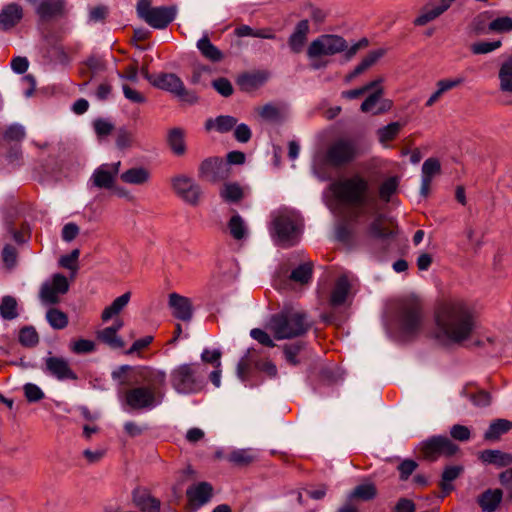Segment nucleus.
Masks as SVG:
<instances>
[{
  "label": "nucleus",
  "mask_w": 512,
  "mask_h": 512,
  "mask_svg": "<svg viewBox=\"0 0 512 512\" xmlns=\"http://www.w3.org/2000/svg\"><path fill=\"white\" fill-rule=\"evenodd\" d=\"M435 322L436 338L451 344L468 340L476 327L472 309L462 300L441 303L435 312Z\"/></svg>",
  "instance_id": "1"
},
{
  "label": "nucleus",
  "mask_w": 512,
  "mask_h": 512,
  "mask_svg": "<svg viewBox=\"0 0 512 512\" xmlns=\"http://www.w3.org/2000/svg\"><path fill=\"white\" fill-rule=\"evenodd\" d=\"M142 385L123 391V404L131 410H151L160 405L165 397L166 372L152 367H142L138 371Z\"/></svg>",
  "instance_id": "2"
},
{
  "label": "nucleus",
  "mask_w": 512,
  "mask_h": 512,
  "mask_svg": "<svg viewBox=\"0 0 512 512\" xmlns=\"http://www.w3.org/2000/svg\"><path fill=\"white\" fill-rule=\"evenodd\" d=\"M313 323L308 314L292 306H285L280 312L271 316L269 329L276 340L292 339L303 336Z\"/></svg>",
  "instance_id": "3"
},
{
  "label": "nucleus",
  "mask_w": 512,
  "mask_h": 512,
  "mask_svg": "<svg viewBox=\"0 0 512 512\" xmlns=\"http://www.w3.org/2000/svg\"><path fill=\"white\" fill-rule=\"evenodd\" d=\"M369 147L361 140L351 137H339L331 141L320 154L323 165L340 169L363 156Z\"/></svg>",
  "instance_id": "4"
},
{
  "label": "nucleus",
  "mask_w": 512,
  "mask_h": 512,
  "mask_svg": "<svg viewBox=\"0 0 512 512\" xmlns=\"http://www.w3.org/2000/svg\"><path fill=\"white\" fill-rule=\"evenodd\" d=\"M302 231L301 220L292 212H279L272 221L271 235L276 244L288 248L296 245Z\"/></svg>",
  "instance_id": "5"
},
{
  "label": "nucleus",
  "mask_w": 512,
  "mask_h": 512,
  "mask_svg": "<svg viewBox=\"0 0 512 512\" xmlns=\"http://www.w3.org/2000/svg\"><path fill=\"white\" fill-rule=\"evenodd\" d=\"M332 190L341 202L362 206L366 204L368 199L369 183L360 174H354L334 183Z\"/></svg>",
  "instance_id": "6"
},
{
  "label": "nucleus",
  "mask_w": 512,
  "mask_h": 512,
  "mask_svg": "<svg viewBox=\"0 0 512 512\" xmlns=\"http://www.w3.org/2000/svg\"><path fill=\"white\" fill-rule=\"evenodd\" d=\"M198 363H185L177 366L170 374L172 387L180 394H192L204 387V377L199 372Z\"/></svg>",
  "instance_id": "7"
},
{
  "label": "nucleus",
  "mask_w": 512,
  "mask_h": 512,
  "mask_svg": "<svg viewBox=\"0 0 512 512\" xmlns=\"http://www.w3.org/2000/svg\"><path fill=\"white\" fill-rule=\"evenodd\" d=\"M398 327L405 338L417 335L423 321L422 305L416 298H407L398 307Z\"/></svg>",
  "instance_id": "8"
},
{
  "label": "nucleus",
  "mask_w": 512,
  "mask_h": 512,
  "mask_svg": "<svg viewBox=\"0 0 512 512\" xmlns=\"http://www.w3.org/2000/svg\"><path fill=\"white\" fill-rule=\"evenodd\" d=\"M137 15L155 29H165L176 17V7H152L151 0H138Z\"/></svg>",
  "instance_id": "9"
},
{
  "label": "nucleus",
  "mask_w": 512,
  "mask_h": 512,
  "mask_svg": "<svg viewBox=\"0 0 512 512\" xmlns=\"http://www.w3.org/2000/svg\"><path fill=\"white\" fill-rule=\"evenodd\" d=\"M458 449V445L446 436H432L418 445L419 457L430 462L440 457H451Z\"/></svg>",
  "instance_id": "10"
},
{
  "label": "nucleus",
  "mask_w": 512,
  "mask_h": 512,
  "mask_svg": "<svg viewBox=\"0 0 512 512\" xmlns=\"http://www.w3.org/2000/svg\"><path fill=\"white\" fill-rule=\"evenodd\" d=\"M347 49V41L336 34H323L308 46L307 56L314 60L322 56H333Z\"/></svg>",
  "instance_id": "11"
},
{
  "label": "nucleus",
  "mask_w": 512,
  "mask_h": 512,
  "mask_svg": "<svg viewBox=\"0 0 512 512\" xmlns=\"http://www.w3.org/2000/svg\"><path fill=\"white\" fill-rule=\"evenodd\" d=\"M152 86L167 91L188 104H196L199 97L194 91L186 89L183 81L174 73H160L156 75Z\"/></svg>",
  "instance_id": "12"
},
{
  "label": "nucleus",
  "mask_w": 512,
  "mask_h": 512,
  "mask_svg": "<svg viewBox=\"0 0 512 512\" xmlns=\"http://www.w3.org/2000/svg\"><path fill=\"white\" fill-rule=\"evenodd\" d=\"M43 371L59 381L78 380V375L71 368L69 361L62 356H55L51 352L44 358Z\"/></svg>",
  "instance_id": "13"
},
{
  "label": "nucleus",
  "mask_w": 512,
  "mask_h": 512,
  "mask_svg": "<svg viewBox=\"0 0 512 512\" xmlns=\"http://www.w3.org/2000/svg\"><path fill=\"white\" fill-rule=\"evenodd\" d=\"M171 184L176 195L184 202L192 206L199 204L202 191L192 178L178 175L171 179Z\"/></svg>",
  "instance_id": "14"
},
{
  "label": "nucleus",
  "mask_w": 512,
  "mask_h": 512,
  "mask_svg": "<svg viewBox=\"0 0 512 512\" xmlns=\"http://www.w3.org/2000/svg\"><path fill=\"white\" fill-rule=\"evenodd\" d=\"M230 166L221 158L211 157L201 162L199 178L211 183H217L229 177Z\"/></svg>",
  "instance_id": "15"
},
{
  "label": "nucleus",
  "mask_w": 512,
  "mask_h": 512,
  "mask_svg": "<svg viewBox=\"0 0 512 512\" xmlns=\"http://www.w3.org/2000/svg\"><path fill=\"white\" fill-rule=\"evenodd\" d=\"M69 290L67 278L62 274H54L51 283H44L41 286L39 298L45 305H55L60 302V295H64Z\"/></svg>",
  "instance_id": "16"
},
{
  "label": "nucleus",
  "mask_w": 512,
  "mask_h": 512,
  "mask_svg": "<svg viewBox=\"0 0 512 512\" xmlns=\"http://www.w3.org/2000/svg\"><path fill=\"white\" fill-rule=\"evenodd\" d=\"M188 512H194L208 503L213 496V486L208 482H199L186 490Z\"/></svg>",
  "instance_id": "17"
},
{
  "label": "nucleus",
  "mask_w": 512,
  "mask_h": 512,
  "mask_svg": "<svg viewBox=\"0 0 512 512\" xmlns=\"http://www.w3.org/2000/svg\"><path fill=\"white\" fill-rule=\"evenodd\" d=\"M132 503L141 512H161V501L145 488L137 487L132 491Z\"/></svg>",
  "instance_id": "18"
},
{
  "label": "nucleus",
  "mask_w": 512,
  "mask_h": 512,
  "mask_svg": "<svg viewBox=\"0 0 512 512\" xmlns=\"http://www.w3.org/2000/svg\"><path fill=\"white\" fill-rule=\"evenodd\" d=\"M24 11L21 5L9 3L0 11V30L9 31L17 26L23 19Z\"/></svg>",
  "instance_id": "19"
},
{
  "label": "nucleus",
  "mask_w": 512,
  "mask_h": 512,
  "mask_svg": "<svg viewBox=\"0 0 512 512\" xmlns=\"http://www.w3.org/2000/svg\"><path fill=\"white\" fill-rule=\"evenodd\" d=\"M36 14L42 21L63 17L66 14V0H42Z\"/></svg>",
  "instance_id": "20"
},
{
  "label": "nucleus",
  "mask_w": 512,
  "mask_h": 512,
  "mask_svg": "<svg viewBox=\"0 0 512 512\" xmlns=\"http://www.w3.org/2000/svg\"><path fill=\"white\" fill-rule=\"evenodd\" d=\"M368 233L374 239L386 241L394 236L393 221L384 214H377L369 225Z\"/></svg>",
  "instance_id": "21"
},
{
  "label": "nucleus",
  "mask_w": 512,
  "mask_h": 512,
  "mask_svg": "<svg viewBox=\"0 0 512 512\" xmlns=\"http://www.w3.org/2000/svg\"><path fill=\"white\" fill-rule=\"evenodd\" d=\"M169 306L172 308L173 316L182 321H190L193 315L192 303L189 298L177 293L169 295Z\"/></svg>",
  "instance_id": "22"
},
{
  "label": "nucleus",
  "mask_w": 512,
  "mask_h": 512,
  "mask_svg": "<svg viewBox=\"0 0 512 512\" xmlns=\"http://www.w3.org/2000/svg\"><path fill=\"white\" fill-rule=\"evenodd\" d=\"M450 8V4L446 0H439L438 4L431 6L427 4L423 7L421 14L414 20L416 26H424L427 23L438 18Z\"/></svg>",
  "instance_id": "23"
},
{
  "label": "nucleus",
  "mask_w": 512,
  "mask_h": 512,
  "mask_svg": "<svg viewBox=\"0 0 512 512\" xmlns=\"http://www.w3.org/2000/svg\"><path fill=\"white\" fill-rule=\"evenodd\" d=\"M450 8V4L446 0H439L438 4L431 6L427 4L423 7L421 14L414 20L416 26H424L427 23L438 18Z\"/></svg>",
  "instance_id": "24"
},
{
  "label": "nucleus",
  "mask_w": 512,
  "mask_h": 512,
  "mask_svg": "<svg viewBox=\"0 0 512 512\" xmlns=\"http://www.w3.org/2000/svg\"><path fill=\"white\" fill-rule=\"evenodd\" d=\"M309 33V22L304 19L297 23L294 32L288 39V44L293 53H300L307 41Z\"/></svg>",
  "instance_id": "25"
},
{
  "label": "nucleus",
  "mask_w": 512,
  "mask_h": 512,
  "mask_svg": "<svg viewBox=\"0 0 512 512\" xmlns=\"http://www.w3.org/2000/svg\"><path fill=\"white\" fill-rule=\"evenodd\" d=\"M351 285L346 276H341L336 280V283L332 289L329 303L333 307L341 306L345 303Z\"/></svg>",
  "instance_id": "26"
},
{
  "label": "nucleus",
  "mask_w": 512,
  "mask_h": 512,
  "mask_svg": "<svg viewBox=\"0 0 512 512\" xmlns=\"http://www.w3.org/2000/svg\"><path fill=\"white\" fill-rule=\"evenodd\" d=\"M503 493L500 489H488L478 497V504L483 512H494L502 501Z\"/></svg>",
  "instance_id": "27"
},
{
  "label": "nucleus",
  "mask_w": 512,
  "mask_h": 512,
  "mask_svg": "<svg viewBox=\"0 0 512 512\" xmlns=\"http://www.w3.org/2000/svg\"><path fill=\"white\" fill-rule=\"evenodd\" d=\"M512 429V421L506 419H496L492 421L485 431L483 438L488 442L498 441L502 435Z\"/></svg>",
  "instance_id": "28"
},
{
  "label": "nucleus",
  "mask_w": 512,
  "mask_h": 512,
  "mask_svg": "<svg viewBox=\"0 0 512 512\" xmlns=\"http://www.w3.org/2000/svg\"><path fill=\"white\" fill-rule=\"evenodd\" d=\"M479 459L484 463L493 464L497 467H506L512 464V454L500 450H483L479 454Z\"/></svg>",
  "instance_id": "29"
},
{
  "label": "nucleus",
  "mask_w": 512,
  "mask_h": 512,
  "mask_svg": "<svg viewBox=\"0 0 512 512\" xmlns=\"http://www.w3.org/2000/svg\"><path fill=\"white\" fill-rule=\"evenodd\" d=\"M237 124V119L230 115H220L216 118H209L205 122V129L210 131L215 129L219 133L230 132Z\"/></svg>",
  "instance_id": "30"
},
{
  "label": "nucleus",
  "mask_w": 512,
  "mask_h": 512,
  "mask_svg": "<svg viewBox=\"0 0 512 512\" xmlns=\"http://www.w3.org/2000/svg\"><path fill=\"white\" fill-rule=\"evenodd\" d=\"M150 171L145 167H133L120 175L122 182L132 185H143L150 179Z\"/></svg>",
  "instance_id": "31"
},
{
  "label": "nucleus",
  "mask_w": 512,
  "mask_h": 512,
  "mask_svg": "<svg viewBox=\"0 0 512 512\" xmlns=\"http://www.w3.org/2000/svg\"><path fill=\"white\" fill-rule=\"evenodd\" d=\"M185 131L182 128L175 127L169 130L167 143L176 156H183L186 153Z\"/></svg>",
  "instance_id": "32"
},
{
  "label": "nucleus",
  "mask_w": 512,
  "mask_h": 512,
  "mask_svg": "<svg viewBox=\"0 0 512 512\" xmlns=\"http://www.w3.org/2000/svg\"><path fill=\"white\" fill-rule=\"evenodd\" d=\"M197 48L201 55L211 62H220L223 60V53L210 41L207 35H204L197 41Z\"/></svg>",
  "instance_id": "33"
},
{
  "label": "nucleus",
  "mask_w": 512,
  "mask_h": 512,
  "mask_svg": "<svg viewBox=\"0 0 512 512\" xmlns=\"http://www.w3.org/2000/svg\"><path fill=\"white\" fill-rule=\"evenodd\" d=\"M463 470L464 468L461 465L447 466L444 469L441 476V481L439 483L443 496L448 495L454 489V486L451 484V482L456 480L461 475Z\"/></svg>",
  "instance_id": "34"
},
{
  "label": "nucleus",
  "mask_w": 512,
  "mask_h": 512,
  "mask_svg": "<svg viewBox=\"0 0 512 512\" xmlns=\"http://www.w3.org/2000/svg\"><path fill=\"white\" fill-rule=\"evenodd\" d=\"M257 458L253 449L233 450L227 457V460L235 466L245 467L253 463Z\"/></svg>",
  "instance_id": "35"
},
{
  "label": "nucleus",
  "mask_w": 512,
  "mask_h": 512,
  "mask_svg": "<svg viewBox=\"0 0 512 512\" xmlns=\"http://www.w3.org/2000/svg\"><path fill=\"white\" fill-rule=\"evenodd\" d=\"M377 496V488L374 483L367 482L357 485L349 494L350 500L370 501Z\"/></svg>",
  "instance_id": "36"
},
{
  "label": "nucleus",
  "mask_w": 512,
  "mask_h": 512,
  "mask_svg": "<svg viewBox=\"0 0 512 512\" xmlns=\"http://www.w3.org/2000/svg\"><path fill=\"white\" fill-rule=\"evenodd\" d=\"M108 168V164H103L93 173L92 180L96 187L109 189L113 186L114 176Z\"/></svg>",
  "instance_id": "37"
},
{
  "label": "nucleus",
  "mask_w": 512,
  "mask_h": 512,
  "mask_svg": "<svg viewBox=\"0 0 512 512\" xmlns=\"http://www.w3.org/2000/svg\"><path fill=\"white\" fill-rule=\"evenodd\" d=\"M313 263L305 262L292 270L289 279L301 285L308 284L312 279Z\"/></svg>",
  "instance_id": "38"
},
{
  "label": "nucleus",
  "mask_w": 512,
  "mask_h": 512,
  "mask_svg": "<svg viewBox=\"0 0 512 512\" xmlns=\"http://www.w3.org/2000/svg\"><path fill=\"white\" fill-rule=\"evenodd\" d=\"M0 316L4 320H13L19 316L18 302L15 297L6 295L2 297L0 303Z\"/></svg>",
  "instance_id": "39"
},
{
  "label": "nucleus",
  "mask_w": 512,
  "mask_h": 512,
  "mask_svg": "<svg viewBox=\"0 0 512 512\" xmlns=\"http://www.w3.org/2000/svg\"><path fill=\"white\" fill-rule=\"evenodd\" d=\"M243 196V190L237 183H225L220 189V197L228 203H238Z\"/></svg>",
  "instance_id": "40"
},
{
  "label": "nucleus",
  "mask_w": 512,
  "mask_h": 512,
  "mask_svg": "<svg viewBox=\"0 0 512 512\" xmlns=\"http://www.w3.org/2000/svg\"><path fill=\"white\" fill-rule=\"evenodd\" d=\"M46 319L54 329L61 330L68 325V316L57 308H50L46 312Z\"/></svg>",
  "instance_id": "41"
},
{
  "label": "nucleus",
  "mask_w": 512,
  "mask_h": 512,
  "mask_svg": "<svg viewBox=\"0 0 512 512\" xmlns=\"http://www.w3.org/2000/svg\"><path fill=\"white\" fill-rule=\"evenodd\" d=\"M98 339L112 348L124 347V341L118 337L114 328L106 327L98 332Z\"/></svg>",
  "instance_id": "42"
},
{
  "label": "nucleus",
  "mask_w": 512,
  "mask_h": 512,
  "mask_svg": "<svg viewBox=\"0 0 512 512\" xmlns=\"http://www.w3.org/2000/svg\"><path fill=\"white\" fill-rule=\"evenodd\" d=\"M86 66L90 72L89 73L84 72V71L82 72V75L87 77V79L83 83V86H86L97 73L102 72L106 69L104 60L102 58L96 57V56L90 57L86 61Z\"/></svg>",
  "instance_id": "43"
},
{
  "label": "nucleus",
  "mask_w": 512,
  "mask_h": 512,
  "mask_svg": "<svg viewBox=\"0 0 512 512\" xmlns=\"http://www.w3.org/2000/svg\"><path fill=\"white\" fill-rule=\"evenodd\" d=\"M500 89L512 93V61H505L499 70Z\"/></svg>",
  "instance_id": "44"
},
{
  "label": "nucleus",
  "mask_w": 512,
  "mask_h": 512,
  "mask_svg": "<svg viewBox=\"0 0 512 512\" xmlns=\"http://www.w3.org/2000/svg\"><path fill=\"white\" fill-rule=\"evenodd\" d=\"M403 125L399 122H392L377 130L378 139L381 143L394 140L399 134Z\"/></svg>",
  "instance_id": "45"
},
{
  "label": "nucleus",
  "mask_w": 512,
  "mask_h": 512,
  "mask_svg": "<svg viewBox=\"0 0 512 512\" xmlns=\"http://www.w3.org/2000/svg\"><path fill=\"white\" fill-rule=\"evenodd\" d=\"M136 138L134 133L125 128H120L117 131L116 146L120 150H126L136 145Z\"/></svg>",
  "instance_id": "46"
},
{
  "label": "nucleus",
  "mask_w": 512,
  "mask_h": 512,
  "mask_svg": "<svg viewBox=\"0 0 512 512\" xmlns=\"http://www.w3.org/2000/svg\"><path fill=\"white\" fill-rule=\"evenodd\" d=\"M228 228L234 239L241 240L245 237L246 227L240 215L235 214L230 218Z\"/></svg>",
  "instance_id": "47"
},
{
  "label": "nucleus",
  "mask_w": 512,
  "mask_h": 512,
  "mask_svg": "<svg viewBox=\"0 0 512 512\" xmlns=\"http://www.w3.org/2000/svg\"><path fill=\"white\" fill-rule=\"evenodd\" d=\"M19 342L25 347H34L39 342V335L34 327L25 326L19 332Z\"/></svg>",
  "instance_id": "48"
},
{
  "label": "nucleus",
  "mask_w": 512,
  "mask_h": 512,
  "mask_svg": "<svg viewBox=\"0 0 512 512\" xmlns=\"http://www.w3.org/2000/svg\"><path fill=\"white\" fill-rule=\"evenodd\" d=\"M398 188L397 177H389L379 187V197L382 201L388 203L391 196L396 192Z\"/></svg>",
  "instance_id": "49"
},
{
  "label": "nucleus",
  "mask_w": 512,
  "mask_h": 512,
  "mask_svg": "<svg viewBox=\"0 0 512 512\" xmlns=\"http://www.w3.org/2000/svg\"><path fill=\"white\" fill-rule=\"evenodd\" d=\"M303 348H304L303 342L285 344L283 346V353H284L286 361L290 365H293V366L298 365L299 360L297 359V355L300 353V351L303 350Z\"/></svg>",
  "instance_id": "50"
},
{
  "label": "nucleus",
  "mask_w": 512,
  "mask_h": 512,
  "mask_svg": "<svg viewBox=\"0 0 512 512\" xmlns=\"http://www.w3.org/2000/svg\"><path fill=\"white\" fill-rule=\"evenodd\" d=\"M441 164L437 158H428L422 165V178L432 180V178L440 174Z\"/></svg>",
  "instance_id": "51"
},
{
  "label": "nucleus",
  "mask_w": 512,
  "mask_h": 512,
  "mask_svg": "<svg viewBox=\"0 0 512 512\" xmlns=\"http://www.w3.org/2000/svg\"><path fill=\"white\" fill-rule=\"evenodd\" d=\"M70 350L77 355L88 354L95 351V343L88 339H78L70 343Z\"/></svg>",
  "instance_id": "52"
},
{
  "label": "nucleus",
  "mask_w": 512,
  "mask_h": 512,
  "mask_svg": "<svg viewBox=\"0 0 512 512\" xmlns=\"http://www.w3.org/2000/svg\"><path fill=\"white\" fill-rule=\"evenodd\" d=\"M501 45H502V43L500 40L493 41V42H478V43H473L470 46V50L475 55L487 54V53H490V52L500 48Z\"/></svg>",
  "instance_id": "53"
},
{
  "label": "nucleus",
  "mask_w": 512,
  "mask_h": 512,
  "mask_svg": "<svg viewBox=\"0 0 512 512\" xmlns=\"http://www.w3.org/2000/svg\"><path fill=\"white\" fill-rule=\"evenodd\" d=\"M418 463L412 459L403 460L398 466L397 470L399 472V479L401 481H406L409 477L414 473L417 469Z\"/></svg>",
  "instance_id": "54"
},
{
  "label": "nucleus",
  "mask_w": 512,
  "mask_h": 512,
  "mask_svg": "<svg viewBox=\"0 0 512 512\" xmlns=\"http://www.w3.org/2000/svg\"><path fill=\"white\" fill-rule=\"evenodd\" d=\"M488 29L490 31L495 32H510L512 31V18L505 16V17H498L491 21L488 25Z\"/></svg>",
  "instance_id": "55"
},
{
  "label": "nucleus",
  "mask_w": 512,
  "mask_h": 512,
  "mask_svg": "<svg viewBox=\"0 0 512 512\" xmlns=\"http://www.w3.org/2000/svg\"><path fill=\"white\" fill-rule=\"evenodd\" d=\"M23 390L27 401L30 403L38 402L45 397L44 392L33 383H26Z\"/></svg>",
  "instance_id": "56"
},
{
  "label": "nucleus",
  "mask_w": 512,
  "mask_h": 512,
  "mask_svg": "<svg viewBox=\"0 0 512 512\" xmlns=\"http://www.w3.org/2000/svg\"><path fill=\"white\" fill-rule=\"evenodd\" d=\"M79 255H80V250L73 249L69 254L62 256L60 258L59 263L63 268L72 270L75 273L78 269L77 261H78Z\"/></svg>",
  "instance_id": "57"
},
{
  "label": "nucleus",
  "mask_w": 512,
  "mask_h": 512,
  "mask_svg": "<svg viewBox=\"0 0 512 512\" xmlns=\"http://www.w3.org/2000/svg\"><path fill=\"white\" fill-rule=\"evenodd\" d=\"M253 349H248L245 356H243L237 365V376L242 380L246 381L250 369V358L252 357Z\"/></svg>",
  "instance_id": "58"
},
{
  "label": "nucleus",
  "mask_w": 512,
  "mask_h": 512,
  "mask_svg": "<svg viewBox=\"0 0 512 512\" xmlns=\"http://www.w3.org/2000/svg\"><path fill=\"white\" fill-rule=\"evenodd\" d=\"M25 135L26 133L24 127L19 124H14L5 130L3 137L7 141L19 142L24 139Z\"/></svg>",
  "instance_id": "59"
},
{
  "label": "nucleus",
  "mask_w": 512,
  "mask_h": 512,
  "mask_svg": "<svg viewBox=\"0 0 512 512\" xmlns=\"http://www.w3.org/2000/svg\"><path fill=\"white\" fill-rule=\"evenodd\" d=\"M213 88L222 96L229 97L233 94V86L231 82L224 77L218 78L212 82Z\"/></svg>",
  "instance_id": "60"
},
{
  "label": "nucleus",
  "mask_w": 512,
  "mask_h": 512,
  "mask_svg": "<svg viewBox=\"0 0 512 512\" xmlns=\"http://www.w3.org/2000/svg\"><path fill=\"white\" fill-rule=\"evenodd\" d=\"M252 137V132H251V129L250 127L245 124V123H241V124H236L235 126V129H234V138L236 139V141L240 142V143H247L250 141Z\"/></svg>",
  "instance_id": "61"
},
{
  "label": "nucleus",
  "mask_w": 512,
  "mask_h": 512,
  "mask_svg": "<svg viewBox=\"0 0 512 512\" xmlns=\"http://www.w3.org/2000/svg\"><path fill=\"white\" fill-rule=\"evenodd\" d=\"M450 435L453 439L464 442L470 439L471 432L467 426L455 424L450 429Z\"/></svg>",
  "instance_id": "62"
},
{
  "label": "nucleus",
  "mask_w": 512,
  "mask_h": 512,
  "mask_svg": "<svg viewBox=\"0 0 512 512\" xmlns=\"http://www.w3.org/2000/svg\"><path fill=\"white\" fill-rule=\"evenodd\" d=\"M383 94L382 88H377L372 94H370L361 104V111L364 113L370 112L373 110L376 103L379 101L381 95Z\"/></svg>",
  "instance_id": "63"
},
{
  "label": "nucleus",
  "mask_w": 512,
  "mask_h": 512,
  "mask_svg": "<svg viewBox=\"0 0 512 512\" xmlns=\"http://www.w3.org/2000/svg\"><path fill=\"white\" fill-rule=\"evenodd\" d=\"M258 113L263 119L268 121H278L280 119L279 109L272 104L264 105L259 109Z\"/></svg>",
  "instance_id": "64"
}]
</instances>
